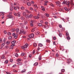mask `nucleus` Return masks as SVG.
Returning a JSON list of instances; mask_svg holds the SVG:
<instances>
[{
    "label": "nucleus",
    "mask_w": 74,
    "mask_h": 74,
    "mask_svg": "<svg viewBox=\"0 0 74 74\" xmlns=\"http://www.w3.org/2000/svg\"><path fill=\"white\" fill-rule=\"evenodd\" d=\"M28 46L29 45L28 44H26L25 45H24L21 48L22 49H25V48H27Z\"/></svg>",
    "instance_id": "obj_1"
},
{
    "label": "nucleus",
    "mask_w": 74,
    "mask_h": 74,
    "mask_svg": "<svg viewBox=\"0 0 74 74\" xmlns=\"http://www.w3.org/2000/svg\"><path fill=\"white\" fill-rule=\"evenodd\" d=\"M12 35L13 36H14V38L16 39L17 38L18 33L15 34V33H14L12 34Z\"/></svg>",
    "instance_id": "obj_2"
},
{
    "label": "nucleus",
    "mask_w": 74,
    "mask_h": 74,
    "mask_svg": "<svg viewBox=\"0 0 74 74\" xmlns=\"http://www.w3.org/2000/svg\"><path fill=\"white\" fill-rule=\"evenodd\" d=\"M20 32H19V34H21L22 33H23V34H25V33L24 32L23 29H21L20 30Z\"/></svg>",
    "instance_id": "obj_3"
},
{
    "label": "nucleus",
    "mask_w": 74,
    "mask_h": 74,
    "mask_svg": "<svg viewBox=\"0 0 74 74\" xmlns=\"http://www.w3.org/2000/svg\"><path fill=\"white\" fill-rule=\"evenodd\" d=\"M12 14V12H10L9 13V15H8V17H9L8 18H12V16L11 15Z\"/></svg>",
    "instance_id": "obj_4"
},
{
    "label": "nucleus",
    "mask_w": 74,
    "mask_h": 74,
    "mask_svg": "<svg viewBox=\"0 0 74 74\" xmlns=\"http://www.w3.org/2000/svg\"><path fill=\"white\" fill-rule=\"evenodd\" d=\"M34 34H32L29 35V37L30 38H32L34 37Z\"/></svg>",
    "instance_id": "obj_5"
},
{
    "label": "nucleus",
    "mask_w": 74,
    "mask_h": 74,
    "mask_svg": "<svg viewBox=\"0 0 74 74\" xmlns=\"http://www.w3.org/2000/svg\"><path fill=\"white\" fill-rule=\"evenodd\" d=\"M43 27L45 28L46 29L48 28V25L47 24H45V25H44Z\"/></svg>",
    "instance_id": "obj_6"
},
{
    "label": "nucleus",
    "mask_w": 74,
    "mask_h": 74,
    "mask_svg": "<svg viewBox=\"0 0 74 74\" xmlns=\"http://www.w3.org/2000/svg\"><path fill=\"white\" fill-rule=\"evenodd\" d=\"M72 61V60L70 58H69V59H68V60L67 61V62L68 63H70Z\"/></svg>",
    "instance_id": "obj_7"
},
{
    "label": "nucleus",
    "mask_w": 74,
    "mask_h": 74,
    "mask_svg": "<svg viewBox=\"0 0 74 74\" xmlns=\"http://www.w3.org/2000/svg\"><path fill=\"white\" fill-rule=\"evenodd\" d=\"M33 21L32 20H31V21L30 22V25L31 26H33Z\"/></svg>",
    "instance_id": "obj_8"
},
{
    "label": "nucleus",
    "mask_w": 74,
    "mask_h": 74,
    "mask_svg": "<svg viewBox=\"0 0 74 74\" xmlns=\"http://www.w3.org/2000/svg\"><path fill=\"white\" fill-rule=\"evenodd\" d=\"M56 4H58V5L61 4V3L60 2L58 1L56 2Z\"/></svg>",
    "instance_id": "obj_9"
},
{
    "label": "nucleus",
    "mask_w": 74,
    "mask_h": 74,
    "mask_svg": "<svg viewBox=\"0 0 74 74\" xmlns=\"http://www.w3.org/2000/svg\"><path fill=\"white\" fill-rule=\"evenodd\" d=\"M17 16H18V17H20V14H21V13L19 12H18L17 13Z\"/></svg>",
    "instance_id": "obj_10"
},
{
    "label": "nucleus",
    "mask_w": 74,
    "mask_h": 74,
    "mask_svg": "<svg viewBox=\"0 0 74 74\" xmlns=\"http://www.w3.org/2000/svg\"><path fill=\"white\" fill-rule=\"evenodd\" d=\"M36 29V28H33L31 31L32 32H34V31H35V30Z\"/></svg>",
    "instance_id": "obj_11"
},
{
    "label": "nucleus",
    "mask_w": 74,
    "mask_h": 74,
    "mask_svg": "<svg viewBox=\"0 0 74 74\" xmlns=\"http://www.w3.org/2000/svg\"><path fill=\"white\" fill-rule=\"evenodd\" d=\"M4 45H5V44H4V43H3L2 44H1V47L0 48L1 49H2V48L4 46Z\"/></svg>",
    "instance_id": "obj_12"
},
{
    "label": "nucleus",
    "mask_w": 74,
    "mask_h": 74,
    "mask_svg": "<svg viewBox=\"0 0 74 74\" xmlns=\"http://www.w3.org/2000/svg\"><path fill=\"white\" fill-rule=\"evenodd\" d=\"M17 64H18L19 65L21 66V65H22L23 64V63L21 62H18L17 63Z\"/></svg>",
    "instance_id": "obj_13"
},
{
    "label": "nucleus",
    "mask_w": 74,
    "mask_h": 74,
    "mask_svg": "<svg viewBox=\"0 0 74 74\" xmlns=\"http://www.w3.org/2000/svg\"><path fill=\"white\" fill-rule=\"evenodd\" d=\"M25 12H27L28 14H30L31 13V12L30 11H29L27 10H25Z\"/></svg>",
    "instance_id": "obj_14"
},
{
    "label": "nucleus",
    "mask_w": 74,
    "mask_h": 74,
    "mask_svg": "<svg viewBox=\"0 0 74 74\" xmlns=\"http://www.w3.org/2000/svg\"><path fill=\"white\" fill-rule=\"evenodd\" d=\"M21 19L22 21H24L25 19V17L24 16H22L21 17Z\"/></svg>",
    "instance_id": "obj_15"
},
{
    "label": "nucleus",
    "mask_w": 74,
    "mask_h": 74,
    "mask_svg": "<svg viewBox=\"0 0 74 74\" xmlns=\"http://www.w3.org/2000/svg\"><path fill=\"white\" fill-rule=\"evenodd\" d=\"M25 16V17L27 18H29V15L28 14H27Z\"/></svg>",
    "instance_id": "obj_16"
},
{
    "label": "nucleus",
    "mask_w": 74,
    "mask_h": 74,
    "mask_svg": "<svg viewBox=\"0 0 74 74\" xmlns=\"http://www.w3.org/2000/svg\"><path fill=\"white\" fill-rule=\"evenodd\" d=\"M38 25L39 27H42V25L41 23H39L38 24Z\"/></svg>",
    "instance_id": "obj_17"
},
{
    "label": "nucleus",
    "mask_w": 74,
    "mask_h": 74,
    "mask_svg": "<svg viewBox=\"0 0 74 74\" xmlns=\"http://www.w3.org/2000/svg\"><path fill=\"white\" fill-rule=\"evenodd\" d=\"M21 60H22V59L20 58L17 60V61L18 62L20 61H21Z\"/></svg>",
    "instance_id": "obj_18"
},
{
    "label": "nucleus",
    "mask_w": 74,
    "mask_h": 74,
    "mask_svg": "<svg viewBox=\"0 0 74 74\" xmlns=\"http://www.w3.org/2000/svg\"><path fill=\"white\" fill-rule=\"evenodd\" d=\"M41 8H42V10L43 11H45V8L44 7H43V6H42L41 7Z\"/></svg>",
    "instance_id": "obj_19"
},
{
    "label": "nucleus",
    "mask_w": 74,
    "mask_h": 74,
    "mask_svg": "<svg viewBox=\"0 0 74 74\" xmlns=\"http://www.w3.org/2000/svg\"><path fill=\"white\" fill-rule=\"evenodd\" d=\"M19 29L18 28H17L16 30V34H17L19 32Z\"/></svg>",
    "instance_id": "obj_20"
},
{
    "label": "nucleus",
    "mask_w": 74,
    "mask_h": 74,
    "mask_svg": "<svg viewBox=\"0 0 74 74\" xmlns=\"http://www.w3.org/2000/svg\"><path fill=\"white\" fill-rule=\"evenodd\" d=\"M34 7H35V8H36L37 9H38V7L37 6V5L36 4H34Z\"/></svg>",
    "instance_id": "obj_21"
},
{
    "label": "nucleus",
    "mask_w": 74,
    "mask_h": 74,
    "mask_svg": "<svg viewBox=\"0 0 74 74\" xmlns=\"http://www.w3.org/2000/svg\"><path fill=\"white\" fill-rule=\"evenodd\" d=\"M64 9L66 11H67L68 12H69V10H68L66 7H65L64 8Z\"/></svg>",
    "instance_id": "obj_22"
},
{
    "label": "nucleus",
    "mask_w": 74,
    "mask_h": 74,
    "mask_svg": "<svg viewBox=\"0 0 74 74\" xmlns=\"http://www.w3.org/2000/svg\"><path fill=\"white\" fill-rule=\"evenodd\" d=\"M45 16H47V17H49V14H48L45 13Z\"/></svg>",
    "instance_id": "obj_23"
},
{
    "label": "nucleus",
    "mask_w": 74,
    "mask_h": 74,
    "mask_svg": "<svg viewBox=\"0 0 74 74\" xmlns=\"http://www.w3.org/2000/svg\"><path fill=\"white\" fill-rule=\"evenodd\" d=\"M26 54L24 53H21V56H24V55H25Z\"/></svg>",
    "instance_id": "obj_24"
},
{
    "label": "nucleus",
    "mask_w": 74,
    "mask_h": 74,
    "mask_svg": "<svg viewBox=\"0 0 74 74\" xmlns=\"http://www.w3.org/2000/svg\"><path fill=\"white\" fill-rule=\"evenodd\" d=\"M26 71V70L25 69H23V70L22 71H21V73H24Z\"/></svg>",
    "instance_id": "obj_25"
},
{
    "label": "nucleus",
    "mask_w": 74,
    "mask_h": 74,
    "mask_svg": "<svg viewBox=\"0 0 74 74\" xmlns=\"http://www.w3.org/2000/svg\"><path fill=\"white\" fill-rule=\"evenodd\" d=\"M10 41H7L6 42V44L7 45H9V44H10Z\"/></svg>",
    "instance_id": "obj_26"
},
{
    "label": "nucleus",
    "mask_w": 74,
    "mask_h": 74,
    "mask_svg": "<svg viewBox=\"0 0 74 74\" xmlns=\"http://www.w3.org/2000/svg\"><path fill=\"white\" fill-rule=\"evenodd\" d=\"M33 45H34V47H36L37 46V44H36V43H34V44Z\"/></svg>",
    "instance_id": "obj_27"
},
{
    "label": "nucleus",
    "mask_w": 74,
    "mask_h": 74,
    "mask_svg": "<svg viewBox=\"0 0 74 74\" xmlns=\"http://www.w3.org/2000/svg\"><path fill=\"white\" fill-rule=\"evenodd\" d=\"M16 42L15 41H13L12 42V44H14Z\"/></svg>",
    "instance_id": "obj_28"
},
{
    "label": "nucleus",
    "mask_w": 74,
    "mask_h": 74,
    "mask_svg": "<svg viewBox=\"0 0 74 74\" xmlns=\"http://www.w3.org/2000/svg\"><path fill=\"white\" fill-rule=\"evenodd\" d=\"M50 6H51V7H53V8H54L55 7V6L52 3L50 4Z\"/></svg>",
    "instance_id": "obj_29"
},
{
    "label": "nucleus",
    "mask_w": 74,
    "mask_h": 74,
    "mask_svg": "<svg viewBox=\"0 0 74 74\" xmlns=\"http://www.w3.org/2000/svg\"><path fill=\"white\" fill-rule=\"evenodd\" d=\"M46 42L47 43H50V40L49 39L47 40Z\"/></svg>",
    "instance_id": "obj_30"
},
{
    "label": "nucleus",
    "mask_w": 74,
    "mask_h": 74,
    "mask_svg": "<svg viewBox=\"0 0 74 74\" xmlns=\"http://www.w3.org/2000/svg\"><path fill=\"white\" fill-rule=\"evenodd\" d=\"M26 15V12H24L23 13V15L24 16H25Z\"/></svg>",
    "instance_id": "obj_31"
},
{
    "label": "nucleus",
    "mask_w": 74,
    "mask_h": 74,
    "mask_svg": "<svg viewBox=\"0 0 74 74\" xmlns=\"http://www.w3.org/2000/svg\"><path fill=\"white\" fill-rule=\"evenodd\" d=\"M71 5H73L74 4L73 3V1L72 0H71Z\"/></svg>",
    "instance_id": "obj_32"
},
{
    "label": "nucleus",
    "mask_w": 74,
    "mask_h": 74,
    "mask_svg": "<svg viewBox=\"0 0 74 74\" xmlns=\"http://www.w3.org/2000/svg\"><path fill=\"white\" fill-rule=\"evenodd\" d=\"M38 65V63L37 62H36L34 64V66H36Z\"/></svg>",
    "instance_id": "obj_33"
},
{
    "label": "nucleus",
    "mask_w": 74,
    "mask_h": 74,
    "mask_svg": "<svg viewBox=\"0 0 74 74\" xmlns=\"http://www.w3.org/2000/svg\"><path fill=\"white\" fill-rule=\"evenodd\" d=\"M1 58H2V59H5V57L4 56H2L1 57Z\"/></svg>",
    "instance_id": "obj_34"
},
{
    "label": "nucleus",
    "mask_w": 74,
    "mask_h": 74,
    "mask_svg": "<svg viewBox=\"0 0 74 74\" xmlns=\"http://www.w3.org/2000/svg\"><path fill=\"white\" fill-rule=\"evenodd\" d=\"M27 5L28 6H30L31 5V4L30 2H28L27 3Z\"/></svg>",
    "instance_id": "obj_35"
},
{
    "label": "nucleus",
    "mask_w": 74,
    "mask_h": 74,
    "mask_svg": "<svg viewBox=\"0 0 74 74\" xmlns=\"http://www.w3.org/2000/svg\"><path fill=\"white\" fill-rule=\"evenodd\" d=\"M16 29H12V32H14L16 30Z\"/></svg>",
    "instance_id": "obj_36"
},
{
    "label": "nucleus",
    "mask_w": 74,
    "mask_h": 74,
    "mask_svg": "<svg viewBox=\"0 0 74 74\" xmlns=\"http://www.w3.org/2000/svg\"><path fill=\"white\" fill-rule=\"evenodd\" d=\"M33 16V15L32 14H30L29 16V18H31Z\"/></svg>",
    "instance_id": "obj_37"
},
{
    "label": "nucleus",
    "mask_w": 74,
    "mask_h": 74,
    "mask_svg": "<svg viewBox=\"0 0 74 74\" xmlns=\"http://www.w3.org/2000/svg\"><path fill=\"white\" fill-rule=\"evenodd\" d=\"M14 48V47H12V46H10V47L9 49H12Z\"/></svg>",
    "instance_id": "obj_38"
},
{
    "label": "nucleus",
    "mask_w": 74,
    "mask_h": 74,
    "mask_svg": "<svg viewBox=\"0 0 74 74\" xmlns=\"http://www.w3.org/2000/svg\"><path fill=\"white\" fill-rule=\"evenodd\" d=\"M34 18L35 19H39V17H38L37 16H35L34 17Z\"/></svg>",
    "instance_id": "obj_39"
},
{
    "label": "nucleus",
    "mask_w": 74,
    "mask_h": 74,
    "mask_svg": "<svg viewBox=\"0 0 74 74\" xmlns=\"http://www.w3.org/2000/svg\"><path fill=\"white\" fill-rule=\"evenodd\" d=\"M8 60H6L5 61V64H8Z\"/></svg>",
    "instance_id": "obj_40"
},
{
    "label": "nucleus",
    "mask_w": 74,
    "mask_h": 74,
    "mask_svg": "<svg viewBox=\"0 0 74 74\" xmlns=\"http://www.w3.org/2000/svg\"><path fill=\"white\" fill-rule=\"evenodd\" d=\"M39 32H36L35 34L36 35H38L39 34Z\"/></svg>",
    "instance_id": "obj_41"
},
{
    "label": "nucleus",
    "mask_w": 74,
    "mask_h": 74,
    "mask_svg": "<svg viewBox=\"0 0 74 74\" xmlns=\"http://www.w3.org/2000/svg\"><path fill=\"white\" fill-rule=\"evenodd\" d=\"M59 36H60V37H61L62 36V33L60 32V33H59Z\"/></svg>",
    "instance_id": "obj_42"
},
{
    "label": "nucleus",
    "mask_w": 74,
    "mask_h": 74,
    "mask_svg": "<svg viewBox=\"0 0 74 74\" xmlns=\"http://www.w3.org/2000/svg\"><path fill=\"white\" fill-rule=\"evenodd\" d=\"M27 23V21L26 20H25L24 21V24L25 25H26Z\"/></svg>",
    "instance_id": "obj_43"
},
{
    "label": "nucleus",
    "mask_w": 74,
    "mask_h": 74,
    "mask_svg": "<svg viewBox=\"0 0 74 74\" xmlns=\"http://www.w3.org/2000/svg\"><path fill=\"white\" fill-rule=\"evenodd\" d=\"M15 56L16 57H18V54L17 53H16L15 54Z\"/></svg>",
    "instance_id": "obj_44"
},
{
    "label": "nucleus",
    "mask_w": 74,
    "mask_h": 74,
    "mask_svg": "<svg viewBox=\"0 0 74 74\" xmlns=\"http://www.w3.org/2000/svg\"><path fill=\"white\" fill-rule=\"evenodd\" d=\"M66 39L68 40H69L70 39V38L69 37V36H68V37H67L66 38Z\"/></svg>",
    "instance_id": "obj_45"
},
{
    "label": "nucleus",
    "mask_w": 74,
    "mask_h": 74,
    "mask_svg": "<svg viewBox=\"0 0 74 74\" xmlns=\"http://www.w3.org/2000/svg\"><path fill=\"white\" fill-rule=\"evenodd\" d=\"M38 45H39V46L42 47V44L39 43V44Z\"/></svg>",
    "instance_id": "obj_46"
},
{
    "label": "nucleus",
    "mask_w": 74,
    "mask_h": 74,
    "mask_svg": "<svg viewBox=\"0 0 74 74\" xmlns=\"http://www.w3.org/2000/svg\"><path fill=\"white\" fill-rule=\"evenodd\" d=\"M41 56H40L39 58V60H41Z\"/></svg>",
    "instance_id": "obj_47"
},
{
    "label": "nucleus",
    "mask_w": 74,
    "mask_h": 74,
    "mask_svg": "<svg viewBox=\"0 0 74 74\" xmlns=\"http://www.w3.org/2000/svg\"><path fill=\"white\" fill-rule=\"evenodd\" d=\"M65 71V70L64 69H61V72H64Z\"/></svg>",
    "instance_id": "obj_48"
},
{
    "label": "nucleus",
    "mask_w": 74,
    "mask_h": 74,
    "mask_svg": "<svg viewBox=\"0 0 74 74\" xmlns=\"http://www.w3.org/2000/svg\"><path fill=\"white\" fill-rule=\"evenodd\" d=\"M66 36H69V33L68 32H66Z\"/></svg>",
    "instance_id": "obj_49"
},
{
    "label": "nucleus",
    "mask_w": 74,
    "mask_h": 74,
    "mask_svg": "<svg viewBox=\"0 0 74 74\" xmlns=\"http://www.w3.org/2000/svg\"><path fill=\"white\" fill-rule=\"evenodd\" d=\"M70 4V1H68V4H67V5H68V7H69V5Z\"/></svg>",
    "instance_id": "obj_50"
},
{
    "label": "nucleus",
    "mask_w": 74,
    "mask_h": 74,
    "mask_svg": "<svg viewBox=\"0 0 74 74\" xmlns=\"http://www.w3.org/2000/svg\"><path fill=\"white\" fill-rule=\"evenodd\" d=\"M40 48L38 47V49H37V50H36V52H38V51L40 50Z\"/></svg>",
    "instance_id": "obj_51"
},
{
    "label": "nucleus",
    "mask_w": 74,
    "mask_h": 74,
    "mask_svg": "<svg viewBox=\"0 0 74 74\" xmlns=\"http://www.w3.org/2000/svg\"><path fill=\"white\" fill-rule=\"evenodd\" d=\"M25 9L23 7V6H22L21 8V9L22 10H24Z\"/></svg>",
    "instance_id": "obj_52"
},
{
    "label": "nucleus",
    "mask_w": 74,
    "mask_h": 74,
    "mask_svg": "<svg viewBox=\"0 0 74 74\" xmlns=\"http://www.w3.org/2000/svg\"><path fill=\"white\" fill-rule=\"evenodd\" d=\"M58 53H56V57H58Z\"/></svg>",
    "instance_id": "obj_53"
},
{
    "label": "nucleus",
    "mask_w": 74,
    "mask_h": 74,
    "mask_svg": "<svg viewBox=\"0 0 74 74\" xmlns=\"http://www.w3.org/2000/svg\"><path fill=\"white\" fill-rule=\"evenodd\" d=\"M16 51L17 52H19V51L18 49H16Z\"/></svg>",
    "instance_id": "obj_54"
},
{
    "label": "nucleus",
    "mask_w": 74,
    "mask_h": 74,
    "mask_svg": "<svg viewBox=\"0 0 74 74\" xmlns=\"http://www.w3.org/2000/svg\"><path fill=\"white\" fill-rule=\"evenodd\" d=\"M58 6H59V7L60 8H61L62 7V6L60 4H58Z\"/></svg>",
    "instance_id": "obj_55"
},
{
    "label": "nucleus",
    "mask_w": 74,
    "mask_h": 74,
    "mask_svg": "<svg viewBox=\"0 0 74 74\" xmlns=\"http://www.w3.org/2000/svg\"><path fill=\"white\" fill-rule=\"evenodd\" d=\"M65 4L67 5L68 3V1H65Z\"/></svg>",
    "instance_id": "obj_56"
},
{
    "label": "nucleus",
    "mask_w": 74,
    "mask_h": 74,
    "mask_svg": "<svg viewBox=\"0 0 74 74\" xmlns=\"http://www.w3.org/2000/svg\"><path fill=\"white\" fill-rule=\"evenodd\" d=\"M10 10L11 11H12L13 10V8L12 7H11L10 8Z\"/></svg>",
    "instance_id": "obj_57"
},
{
    "label": "nucleus",
    "mask_w": 74,
    "mask_h": 74,
    "mask_svg": "<svg viewBox=\"0 0 74 74\" xmlns=\"http://www.w3.org/2000/svg\"><path fill=\"white\" fill-rule=\"evenodd\" d=\"M2 42V39L1 38L0 39V42L1 43Z\"/></svg>",
    "instance_id": "obj_58"
},
{
    "label": "nucleus",
    "mask_w": 74,
    "mask_h": 74,
    "mask_svg": "<svg viewBox=\"0 0 74 74\" xmlns=\"http://www.w3.org/2000/svg\"><path fill=\"white\" fill-rule=\"evenodd\" d=\"M9 39L10 40H11L12 39V36H10L9 37Z\"/></svg>",
    "instance_id": "obj_59"
},
{
    "label": "nucleus",
    "mask_w": 74,
    "mask_h": 74,
    "mask_svg": "<svg viewBox=\"0 0 74 74\" xmlns=\"http://www.w3.org/2000/svg\"><path fill=\"white\" fill-rule=\"evenodd\" d=\"M8 34L9 35H11V33H10V32H9L8 33Z\"/></svg>",
    "instance_id": "obj_60"
},
{
    "label": "nucleus",
    "mask_w": 74,
    "mask_h": 74,
    "mask_svg": "<svg viewBox=\"0 0 74 74\" xmlns=\"http://www.w3.org/2000/svg\"><path fill=\"white\" fill-rule=\"evenodd\" d=\"M13 71L16 72H17V71L16 70H15V69L13 70Z\"/></svg>",
    "instance_id": "obj_61"
},
{
    "label": "nucleus",
    "mask_w": 74,
    "mask_h": 74,
    "mask_svg": "<svg viewBox=\"0 0 74 74\" xmlns=\"http://www.w3.org/2000/svg\"><path fill=\"white\" fill-rule=\"evenodd\" d=\"M53 40H56V37H53Z\"/></svg>",
    "instance_id": "obj_62"
},
{
    "label": "nucleus",
    "mask_w": 74,
    "mask_h": 74,
    "mask_svg": "<svg viewBox=\"0 0 74 74\" xmlns=\"http://www.w3.org/2000/svg\"><path fill=\"white\" fill-rule=\"evenodd\" d=\"M45 25H47L48 24V23L47 22H45Z\"/></svg>",
    "instance_id": "obj_63"
},
{
    "label": "nucleus",
    "mask_w": 74,
    "mask_h": 74,
    "mask_svg": "<svg viewBox=\"0 0 74 74\" xmlns=\"http://www.w3.org/2000/svg\"><path fill=\"white\" fill-rule=\"evenodd\" d=\"M4 33L5 34H7V32L6 31H4Z\"/></svg>",
    "instance_id": "obj_64"
}]
</instances>
